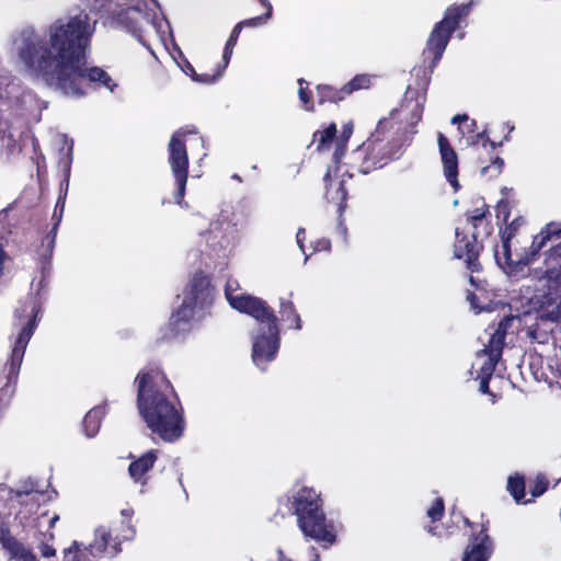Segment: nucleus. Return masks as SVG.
<instances>
[{"mask_svg":"<svg viewBox=\"0 0 561 561\" xmlns=\"http://www.w3.org/2000/svg\"><path fill=\"white\" fill-rule=\"evenodd\" d=\"M505 208H506V204L503 202H500L497 205V216H500Z\"/></svg>","mask_w":561,"mask_h":561,"instance_id":"56","label":"nucleus"},{"mask_svg":"<svg viewBox=\"0 0 561 561\" xmlns=\"http://www.w3.org/2000/svg\"><path fill=\"white\" fill-rule=\"evenodd\" d=\"M136 382L137 405L147 426L165 442L179 439L184 431L182 408L164 374L150 368L139 373Z\"/></svg>","mask_w":561,"mask_h":561,"instance_id":"3","label":"nucleus"},{"mask_svg":"<svg viewBox=\"0 0 561 561\" xmlns=\"http://www.w3.org/2000/svg\"><path fill=\"white\" fill-rule=\"evenodd\" d=\"M80 549L81 545L75 541L72 546L65 551V559L67 561H75Z\"/></svg>","mask_w":561,"mask_h":561,"instance_id":"47","label":"nucleus"},{"mask_svg":"<svg viewBox=\"0 0 561 561\" xmlns=\"http://www.w3.org/2000/svg\"><path fill=\"white\" fill-rule=\"evenodd\" d=\"M90 35L85 14L58 19L47 30L48 39L24 38L19 57L27 71L65 95L84 96L85 88L113 92L117 84L112 77L103 68L87 65Z\"/></svg>","mask_w":561,"mask_h":561,"instance_id":"1","label":"nucleus"},{"mask_svg":"<svg viewBox=\"0 0 561 561\" xmlns=\"http://www.w3.org/2000/svg\"><path fill=\"white\" fill-rule=\"evenodd\" d=\"M43 496L42 492L33 489L23 492L16 491L13 510H15V519L21 525L28 526L31 524L30 519L38 511L41 497Z\"/></svg>","mask_w":561,"mask_h":561,"instance_id":"15","label":"nucleus"},{"mask_svg":"<svg viewBox=\"0 0 561 561\" xmlns=\"http://www.w3.org/2000/svg\"><path fill=\"white\" fill-rule=\"evenodd\" d=\"M443 170L451 186L458 188V156L449 142H438Z\"/></svg>","mask_w":561,"mask_h":561,"instance_id":"20","label":"nucleus"},{"mask_svg":"<svg viewBox=\"0 0 561 561\" xmlns=\"http://www.w3.org/2000/svg\"><path fill=\"white\" fill-rule=\"evenodd\" d=\"M508 220V214L504 215V221L506 222Z\"/></svg>","mask_w":561,"mask_h":561,"instance_id":"62","label":"nucleus"},{"mask_svg":"<svg viewBox=\"0 0 561 561\" xmlns=\"http://www.w3.org/2000/svg\"><path fill=\"white\" fill-rule=\"evenodd\" d=\"M42 278L36 293H31L21 301L14 312L13 328L16 331L9 363L0 375V400L9 399L14 392V386L24 357L26 346L37 324L38 313L43 305L41 289L46 286L45 270L42 267Z\"/></svg>","mask_w":561,"mask_h":561,"instance_id":"4","label":"nucleus"},{"mask_svg":"<svg viewBox=\"0 0 561 561\" xmlns=\"http://www.w3.org/2000/svg\"><path fill=\"white\" fill-rule=\"evenodd\" d=\"M502 142H494V141H491V142H482V147L484 149V151H494L496 150L499 147H501Z\"/></svg>","mask_w":561,"mask_h":561,"instance_id":"52","label":"nucleus"},{"mask_svg":"<svg viewBox=\"0 0 561 561\" xmlns=\"http://www.w3.org/2000/svg\"><path fill=\"white\" fill-rule=\"evenodd\" d=\"M15 493L8 486L0 485V540H3L4 536L9 534L4 523L13 513Z\"/></svg>","mask_w":561,"mask_h":561,"instance_id":"22","label":"nucleus"},{"mask_svg":"<svg viewBox=\"0 0 561 561\" xmlns=\"http://www.w3.org/2000/svg\"><path fill=\"white\" fill-rule=\"evenodd\" d=\"M337 230L343 237L346 234V228L342 224L339 225Z\"/></svg>","mask_w":561,"mask_h":561,"instance_id":"59","label":"nucleus"},{"mask_svg":"<svg viewBox=\"0 0 561 561\" xmlns=\"http://www.w3.org/2000/svg\"><path fill=\"white\" fill-rule=\"evenodd\" d=\"M477 378L480 379V391L482 393H488L489 392V380L491 377L477 375Z\"/></svg>","mask_w":561,"mask_h":561,"instance_id":"51","label":"nucleus"},{"mask_svg":"<svg viewBox=\"0 0 561 561\" xmlns=\"http://www.w3.org/2000/svg\"><path fill=\"white\" fill-rule=\"evenodd\" d=\"M505 341V325L503 322L491 334L488 345L477 353L472 367L478 376L492 377L495 366L502 356Z\"/></svg>","mask_w":561,"mask_h":561,"instance_id":"10","label":"nucleus"},{"mask_svg":"<svg viewBox=\"0 0 561 561\" xmlns=\"http://www.w3.org/2000/svg\"><path fill=\"white\" fill-rule=\"evenodd\" d=\"M451 124L457 125L460 139L466 140H490L491 129L484 127L479 130L477 122L470 118L467 114H457L451 118Z\"/></svg>","mask_w":561,"mask_h":561,"instance_id":"18","label":"nucleus"},{"mask_svg":"<svg viewBox=\"0 0 561 561\" xmlns=\"http://www.w3.org/2000/svg\"><path fill=\"white\" fill-rule=\"evenodd\" d=\"M293 505L297 515L298 526L306 537L331 546L336 540V526L325 518L321 510L320 495L310 488L299 489L293 496Z\"/></svg>","mask_w":561,"mask_h":561,"instance_id":"6","label":"nucleus"},{"mask_svg":"<svg viewBox=\"0 0 561 561\" xmlns=\"http://www.w3.org/2000/svg\"><path fill=\"white\" fill-rule=\"evenodd\" d=\"M157 460V454L154 450H150L134 460L129 467L128 472L130 478L136 482L145 485L147 482V473L153 467Z\"/></svg>","mask_w":561,"mask_h":561,"instance_id":"21","label":"nucleus"},{"mask_svg":"<svg viewBox=\"0 0 561 561\" xmlns=\"http://www.w3.org/2000/svg\"><path fill=\"white\" fill-rule=\"evenodd\" d=\"M121 515L124 517V519H125L126 522H129V520H130V518H131V516L134 515V511H133V508H129V507H127V508H123V510L121 511Z\"/></svg>","mask_w":561,"mask_h":561,"instance_id":"54","label":"nucleus"},{"mask_svg":"<svg viewBox=\"0 0 561 561\" xmlns=\"http://www.w3.org/2000/svg\"><path fill=\"white\" fill-rule=\"evenodd\" d=\"M43 535V540L38 546V549L44 558H50L56 554V550L49 545V541L54 539V534L51 531H47Z\"/></svg>","mask_w":561,"mask_h":561,"instance_id":"39","label":"nucleus"},{"mask_svg":"<svg viewBox=\"0 0 561 561\" xmlns=\"http://www.w3.org/2000/svg\"><path fill=\"white\" fill-rule=\"evenodd\" d=\"M493 550L492 541L484 529L474 536L463 553L462 561H488Z\"/></svg>","mask_w":561,"mask_h":561,"instance_id":"19","label":"nucleus"},{"mask_svg":"<svg viewBox=\"0 0 561 561\" xmlns=\"http://www.w3.org/2000/svg\"><path fill=\"white\" fill-rule=\"evenodd\" d=\"M203 140V136L201 135L198 128L195 125H185L174 131L170 138V140Z\"/></svg>","mask_w":561,"mask_h":561,"instance_id":"32","label":"nucleus"},{"mask_svg":"<svg viewBox=\"0 0 561 561\" xmlns=\"http://www.w3.org/2000/svg\"><path fill=\"white\" fill-rule=\"evenodd\" d=\"M457 241L455 243L454 254L457 259H465L467 267L471 271H478V254L479 245L477 243V233H473L472 240L466 237L459 238V232L456 231Z\"/></svg>","mask_w":561,"mask_h":561,"instance_id":"17","label":"nucleus"},{"mask_svg":"<svg viewBox=\"0 0 561 561\" xmlns=\"http://www.w3.org/2000/svg\"><path fill=\"white\" fill-rule=\"evenodd\" d=\"M121 539L113 537L111 531L101 526L95 529L94 540L89 545L90 553L93 557L107 553L111 557L116 556L121 551Z\"/></svg>","mask_w":561,"mask_h":561,"instance_id":"16","label":"nucleus"},{"mask_svg":"<svg viewBox=\"0 0 561 561\" xmlns=\"http://www.w3.org/2000/svg\"><path fill=\"white\" fill-rule=\"evenodd\" d=\"M135 534L134 528L130 525L126 526V529L124 530V534L122 535V539L128 540L131 539Z\"/></svg>","mask_w":561,"mask_h":561,"instance_id":"53","label":"nucleus"},{"mask_svg":"<svg viewBox=\"0 0 561 561\" xmlns=\"http://www.w3.org/2000/svg\"><path fill=\"white\" fill-rule=\"evenodd\" d=\"M320 142L318 151L322 154L331 153L335 162H341L350 169H357L366 174L374 169L381 168L388 161L402 154L401 142Z\"/></svg>","mask_w":561,"mask_h":561,"instance_id":"5","label":"nucleus"},{"mask_svg":"<svg viewBox=\"0 0 561 561\" xmlns=\"http://www.w3.org/2000/svg\"><path fill=\"white\" fill-rule=\"evenodd\" d=\"M474 2L453 3L444 11L443 19L435 23L423 49L426 66L414 68V80L408 84L401 103L392 110L397 118V140H408L417 134L416 126L422 119L427 89L434 69L442 59L453 33L466 22Z\"/></svg>","mask_w":561,"mask_h":561,"instance_id":"2","label":"nucleus"},{"mask_svg":"<svg viewBox=\"0 0 561 561\" xmlns=\"http://www.w3.org/2000/svg\"><path fill=\"white\" fill-rule=\"evenodd\" d=\"M311 140H339L337 126L335 123H330L313 133Z\"/></svg>","mask_w":561,"mask_h":561,"instance_id":"36","label":"nucleus"},{"mask_svg":"<svg viewBox=\"0 0 561 561\" xmlns=\"http://www.w3.org/2000/svg\"><path fill=\"white\" fill-rule=\"evenodd\" d=\"M299 90L298 95L299 100L304 104V108L308 112L314 111V103L312 101V92L308 89V82L305 79L298 80Z\"/></svg>","mask_w":561,"mask_h":561,"instance_id":"34","label":"nucleus"},{"mask_svg":"<svg viewBox=\"0 0 561 561\" xmlns=\"http://www.w3.org/2000/svg\"><path fill=\"white\" fill-rule=\"evenodd\" d=\"M354 133V122L351 119L342 125V130L339 140H350Z\"/></svg>","mask_w":561,"mask_h":561,"instance_id":"44","label":"nucleus"},{"mask_svg":"<svg viewBox=\"0 0 561 561\" xmlns=\"http://www.w3.org/2000/svg\"><path fill=\"white\" fill-rule=\"evenodd\" d=\"M272 13H273V7H270L268 11H265V13H263L259 16H254V18H250V19L240 21L238 24L241 25L242 30L244 27H257V26L265 24L271 19Z\"/></svg>","mask_w":561,"mask_h":561,"instance_id":"37","label":"nucleus"},{"mask_svg":"<svg viewBox=\"0 0 561 561\" xmlns=\"http://www.w3.org/2000/svg\"><path fill=\"white\" fill-rule=\"evenodd\" d=\"M65 208V197H59L56 203V208L53 215V218L56 220L55 225L50 231V233L46 237V252L50 255L53 252V249L55 247L56 241V233H57V227L59 222L61 221L62 213Z\"/></svg>","mask_w":561,"mask_h":561,"instance_id":"31","label":"nucleus"},{"mask_svg":"<svg viewBox=\"0 0 561 561\" xmlns=\"http://www.w3.org/2000/svg\"><path fill=\"white\" fill-rule=\"evenodd\" d=\"M503 134V140H507L510 134L514 130L515 126L511 122H503L496 125Z\"/></svg>","mask_w":561,"mask_h":561,"instance_id":"49","label":"nucleus"},{"mask_svg":"<svg viewBox=\"0 0 561 561\" xmlns=\"http://www.w3.org/2000/svg\"><path fill=\"white\" fill-rule=\"evenodd\" d=\"M548 242L553 245L546 254V278L550 288V300L557 305L561 313V224H548L535 238L531 244L533 251H540Z\"/></svg>","mask_w":561,"mask_h":561,"instance_id":"7","label":"nucleus"},{"mask_svg":"<svg viewBox=\"0 0 561 561\" xmlns=\"http://www.w3.org/2000/svg\"><path fill=\"white\" fill-rule=\"evenodd\" d=\"M279 313L284 321L290 322L295 329H301V319L290 298H280Z\"/></svg>","mask_w":561,"mask_h":561,"instance_id":"29","label":"nucleus"},{"mask_svg":"<svg viewBox=\"0 0 561 561\" xmlns=\"http://www.w3.org/2000/svg\"><path fill=\"white\" fill-rule=\"evenodd\" d=\"M370 85V78L367 75H356L351 81L345 83L343 87L346 90L347 96L353 92L360 89H367Z\"/></svg>","mask_w":561,"mask_h":561,"instance_id":"35","label":"nucleus"},{"mask_svg":"<svg viewBox=\"0 0 561 561\" xmlns=\"http://www.w3.org/2000/svg\"><path fill=\"white\" fill-rule=\"evenodd\" d=\"M319 245H321V249L328 250L330 248V242L328 240H323Z\"/></svg>","mask_w":561,"mask_h":561,"instance_id":"58","label":"nucleus"},{"mask_svg":"<svg viewBox=\"0 0 561 561\" xmlns=\"http://www.w3.org/2000/svg\"><path fill=\"white\" fill-rule=\"evenodd\" d=\"M141 15V10L137 7H130L118 14V22L134 36L141 37V26L139 25L138 16Z\"/></svg>","mask_w":561,"mask_h":561,"instance_id":"25","label":"nucleus"},{"mask_svg":"<svg viewBox=\"0 0 561 561\" xmlns=\"http://www.w3.org/2000/svg\"><path fill=\"white\" fill-rule=\"evenodd\" d=\"M241 31H242L241 25L236 24L226 42L224 53H222V61L220 64H218L220 67V70H222V71L226 70V68L228 67V65L230 62V59L233 54V49L238 43V38H239Z\"/></svg>","mask_w":561,"mask_h":561,"instance_id":"30","label":"nucleus"},{"mask_svg":"<svg viewBox=\"0 0 561 561\" xmlns=\"http://www.w3.org/2000/svg\"><path fill=\"white\" fill-rule=\"evenodd\" d=\"M344 159L341 162H335L334 167H329L324 176L325 182V197L328 201L334 203L337 206V210L342 211L345 208L346 190L345 183L346 178L351 179L352 173L346 168L341 172V164H344Z\"/></svg>","mask_w":561,"mask_h":561,"instance_id":"12","label":"nucleus"},{"mask_svg":"<svg viewBox=\"0 0 561 561\" xmlns=\"http://www.w3.org/2000/svg\"><path fill=\"white\" fill-rule=\"evenodd\" d=\"M181 68L194 81L201 82V83H207V84L215 82L224 73V71L220 70L219 65H217L215 71L213 73L198 75L195 71L194 67L187 60L184 61V64L181 66Z\"/></svg>","mask_w":561,"mask_h":561,"instance_id":"28","label":"nucleus"},{"mask_svg":"<svg viewBox=\"0 0 561 561\" xmlns=\"http://www.w3.org/2000/svg\"><path fill=\"white\" fill-rule=\"evenodd\" d=\"M210 296L208 278L203 274H195L184 291L180 308L171 318L176 332L188 328V323L198 317L199 310L209 304Z\"/></svg>","mask_w":561,"mask_h":561,"instance_id":"8","label":"nucleus"},{"mask_svg":"<svg viewBox=\"0 0 561 561\" xmlns=\"http://www.w3.org/2000/svg\"><path fill=\"white\" fill-rule=\"evenodd\" d=\"M317 100L320 105L332 103L339 104L347 98L344 87L335 88L331 84H318L316 87Z\"/></svg>","mask_w":561,"mask_h":561,"instance_id":"23","label":"nucleus"},{"mask_svg":"<svg viewBox=\"0 0 561 561\" xmlns=\"http://www.w3.org/2000/svg\"><path fill=\"white\" fill-rule=\"evenodd\" d=\"M546 489H547V482L545 481V479L538 478L535 483V486L531 491L533 497L541 495L546 491Z\"/></svg>","mask_w":561,"mask_h":561,"instance_id":"48","label":"nucleus"},{"mask_svg":"<svg viewBox=\"0 0 561 561\" xmlns=\"http://www.w3.org/2000/svg\"><path fill=\"white\" fill-rule=\"evenodd\" d=\"M278 556H279V561H290V560H287V559L284 557V554H283V552H282L280 550L278 551Z\"/></svg>","mask_w":561,"mask_h":561,"instance_id":"61","label":"nucleus"},{"mask_svg":"<svg viewBox=\"0 0 561 561\" xmlns=\"http://www.w3.org/2000/svg\"><path fill=\"white\" fill-rule=\"evenodd\" d=\"M507 490L517 503H520L525 496L524 479L518 476L510 477L507 481Z\"/></svg>","mask_w":561,"mask_h":561,"instance_id":"33","label":"nucleus"},{"mask_svg":"<svg viewBox=\"0 0 561 561\" xmlns=\"http://www.w3.org/2000/svg\"><path fill=\"white\" fill-rule=\"evenodd\" d=\"M90 11H100L105 8L111 0H81Z\"/></svg>","mask_w":561,"mask_h":561,"instance_id":"45","label":"nucleus"},{"mask_svg":"<svg viewBox=\"0 0 561 561\" xmlns=\"http://www.w3.org/2000/svg\"><path fill=\"white\" fill-rule=\"evenodd\" d=\"M259 2L268 11V8L272 7L268 0H259Z\"/></svg>","mask_w":561,"mask_h":561,"instance_id":"57","label":"nucleus"},{"mask_svg":"<svg viewBox=\"0 0 561 561\" xmlns=\"http://www.w3.org/2000/svg\"><path fill=\"white\" fill-rule=\"evenodd\" d=\"M486 214L485 206L478 207L469 215V220L476 229L479 222H482Z\"/></svg>","mask_w":561,"mask_h":561,"instance_id":"42","label":"nucleus"},{"mask_svg":"<svg viewBox=\"0 0 561 561\" xmlns=\"http://www.w3.org/2000/svg\"><path fill=\"white\" fill-rule=\"evenodd\" d=\"M233 179L240 181V178L237 174L233 175Z\"/></svg>","mask_w":561,"mask_h":561,"instance_id":"63","label":"nucleus"},{"mask_svg":"<svg viewBox=\"0 0 561 561\" xmlns=\"http://www.w3.org/2000/svg\"><path fill=\"white\" fill-rule=\"evenodd\" d=\"M60 151L64 152L66 156V159L61 160L60 162L64 163V168L66 170H69L70 162H71V153H72V142H70V144L64 142V146L60 149Z\"/></svg>","mask_w":561,"mask_h":561,"instance_id":"46","label":"nucleus"},{"mask_svg":"<svg viewBox=\"0 0 561 561\" xmlns=\"http://www.w3.org/2000/svg\"><path fill=\"white\" fill-rule=\"evenodd\" d=\"M59 519V516L57 514H55L54 516H51L48 520V524H49V528H51L56 522Z\"/></svg>","mask_w":561,"mask_h":561,"instance_id":"55","label":"nucleus"},{"mask_svg":"<svg viewBox=\"0 0 561 561\" xmlns=\"http://www.w3.org/2000/svg\"><path fill=\"white\" fill-rule=\"evenodd\" d=\"M306 239V232L304 228H299L296 234V241L301 252L305 253L304 241Z\"/></svg>","mask_w":561,"mask_h":561,"instance_id":"50","label":"nucleus"},{"mask_svg":"<svg viewBox=\"0 0 561 561\" xmlns=\"http://www.w3.org/2000/svg\"><path fill=\"white\" fill-rule=\"evenodd\" d=\"M0 541L9 549L12 559L15 561H37L32 549L21 542L12 540L8 537V534L4 536L3 540Z\"/></svg>","mask_w":561,"mask_h":561,"instance_id":"27","label":"nucleus"},{"mask_svg":"<svg viewBox=\"0 0 561 561\" xmlns=\"http://www.w3.org/2000/svg\"><path fill=\"white\" fill-rule=\"evenodd\" d=\"M234 214L229 209H224L217 219L211 221L208 229L207 242L214 249H227L236 244L238 240V227L233 220Z\"/></svg>","mask_w":561,"mask_h":561,"instance_id":"11","label":"nucleus"},{"mask_svg":"<svg viewBox=\"0 0 561 561\" xmlns=\"http://www.w3.org/2000/svg\"><path fill=\"white\" fill-rule=\"evenodd\" d=\"M230 306L242 313L251 316L259 324L276 318L273 309L270 308L266 301L245 293L232 296L230 298Z\"/></svg>","mask_w":561,"mask_h":561,"instance_id":"14","label":"nucleus"},{"mask_svg":"<svg viewBox=\"0 0 561 561\" xmlns=\"http://www.w3.org/2000/svg\"><path fill=\"white\" fill-rule=\"evenodd\" d=\"M62 140H64V141H67V140H68V138H67V136H66V135L64 136Z\"/></svg>","mask_w":561,"mask_h":561,"instance_id":"64","label":"nucleus"},{"mask_svg":"<svg viewBox=\"0 0 561 561\" xmlns=\"http://www.w3.org/2000/svg\"><path fill=\"white\" fill-rule=\"evenodd\" d=\"M437 140L439 141H443V140H448V138L443 134V133H437Z\"/></svg>","mask_w":561,"mask_h":561,"instance_id":"60","label":"nucleus"},{"mask_svg":"<svg viewBox=\"0 0 561 561\" xmlns=\"http://www.w3.org/2000/svg\"><path fill=\"white\" fill-rule=\"evenodd\" d=\"M106 413V404L92 408L83 419V432L87 437H94L101 426V421Z\"/></svg>","mask_w":561,"mask_h":561,"instance_id":"24","label":"nucleus"},{"mask_svg":"<svg viewBox=\"0 0 561 561\" xmlns=\"http://www.w3.org/2000/svg\"><path fill=\"white\" fill-rule=\"evenodd\" d=\"M169 162L178 185L175 199L179 205H182V198L184 196L187 182L188 165V156L185 142H170Z\"/></svg>","mask_w":561,"mask_h":561,"instance_id":"13","label":"nucleus"},{"mask_svg":"<svg viewBox=\"0 0 561 561\" xmlns=\"http://www.w3.org/2000/svg\"><path fill=\"white\" fill-rule=\"evenodd\" d=\"M279 348V330L277 318L259 324V328L252 334V359L253 363L265 369L267 363L275 359Z\"/></svg>","mask_w":561,"mask_h":561,"instance_id":"9","label":"nucleus"},{"mask_svg":"<svg viewBox=\"0 0 561 561\" xmlns=\"http://www.w3.org/2000/svg\"><path fill=\"white\" fill-rule=\"evenodd\" d=\"M504 165V161L502 158L496 156L492 159L491 163L481 168V175L495 178L502 172V168Z\"/></svg>","mask_w":561,"mask_h":561,"instance_id":"38","label":"nucleus"},{"mask_svg":"<svg viewBox=\"0 0 561 561\" xmlns=\"http://www.w3.org/2000/svg\"><path fill=\"white\" fill-rule=\"evenodd\" d=\"M397 118L390 112L388 117L379 119L375 133H373L366 140H379V137L390 138L397 140Z\"/></svg>","mask_w":561,"mask_h":561,"instance_id":"26","label":"nucleus"},{"mask_svg":"<svg viewBox=\"0 0 561 561\" xmlns=\"http://www.w3.org/2000/svg\"><path fill=\"white\" fill-rule=\"evenodd\" d=\"M225 294H226V298L229 304H230V298L232 296H239L240 294H242L241 291H239L238 282L234 279H229L226 284Z\"/></svg>","mask_w":561,"mask_h":561,"instance_id":"43","label":"nucleus"},{"mask_svg":"<svg viewBox=\"0 0 561 561\" xmlns=\"http://www.w3.org/2000/svg\"><path fill=\"white\" fill-rule=\"evenodd\" d=\"M518 225V220L514 219L512 222L507 225L503 232V248L505 252H507L508 241L514 236V232L516 231Z\"/></svg>","mask_w":561,"mask_h":561,"instance_id":"41","label":"nucleus"},{"mask_svg":"<svg viewBox=\"0 0 561 561\" xmlns=\"http://www.w3.org/2000/svg\"><path fill=\"white\" fill-rule=\"evenodd\" d=\"M444 513V503L442 499H436L434 504L428 508L427 516L432 520H437L443 516Z\"/></svg>","mask_w":561,"mask_h":561,"instance_id":"40","label":"nucleus"}]
</instances>
